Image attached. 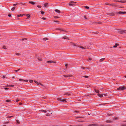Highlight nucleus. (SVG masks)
<instances>
[{"mask_svg":"<svg viewBox=\"0 0 126 126\" xmlns=\"http://www.w3.org/2000/svg\"><path fill=\"white\" fill-rule=\"evenodd\" d=\"M29 81H30V82L31 83H32L33 82V80H30Z\"/></svg>","mask_w":126,"mask_h":126,"instance_id":"obj_34","label":"nucleus"},{"mask_svg":"<svg viewBox=\"0 0 126 126\" xmlns=\"http://www.w3.org/2000/svg\"><path fill=\"white\" fill-rule=\"evenodd\" d=\"M22 103H19V104L20 105H21L22 104Z\"/></svg>","mask_w":126,"mask_h":126,"instance_id":"obj_54","label":"nucleus"},{"mask_svg":"<svg viewBox=\"0 0 126 126\" xmlns=\"http://www.w3.org/2000/svg\"><path fill=\"white\" fill-rule=\"evenodd\" d=\"M103 94H97V95L100 97H103Z\"/></svg>","mask_w":126,"mask_h":126,"instance_id":"obj_9","label":"nucleus"},{"mask_svg":"<svg viewBox=\"0 0 126 126\" xmlns=\"http://www.w3.org/2000/svg\"><path fill=\"white\" fill-rule=\"evenodd\" d=\"M105 4L106 5H109V6H111L113 5L112 4H109V3H105Z\"/></svg>","mask_w":126,"mask_h":126,"instance_id":"obj_22","label":"nucleus"},{"mask_svg":"<svg viewBox=\"0 0 126 126\" xmlns=\"http://www.w3.org/2000/svg\"><path fill=\"white\" fill-rule=\"evenodd\" d=\"M116 2H123L124 3L126 2V1L125 0L121 1H116Z\"/></svg>","mask_w":126,"mask_h":126,"instance_id":"obj_6","label":"nucleus"},{"mask_svg":"<svg viewBox=\"0 0 126 126\" xmlns=\"http://www.w3.org/2000/svg\"><path fill=\"white\" fill-rule=\"evenodd\" d=\"M76 2H74V1H71L69 3V5L70 6H72L74 5V4L73 3H76Z\"/></svg>","mask_w":126,"mask_h":126,"instance_id":"obj_3","label":"nucleus"},{"mask_svg":"<svg viewBox=\"0 0 126 126\" xmlns=\"http://www.w3.org/2000/svg\"><path fill=\"white\" fill-rule=\"evenodd\" d=\"M42 19L44 20H46V18L44 17H42Z\"/></svg>","mask_w":126,"mask_h":126,"instance_id":"obj_39","label":"nucleus"},{"mask_svg":"<svg viewBox=\"0 0 126 126\" xmlns=\"http://www.w3.org/2000/svg\"><path fill=\"white\" fill-rule=\"evenodd\" d=\"M13 116H10L9 117H9V118H10V117H13Z\"/></svg>","mask_w":126,"mask_h":126,"instance_id":"obj_57","label":"nucleus"},{"mask_svg":"<svg viewBox=\"0 0 126 126\" xmlns=\"http://www.w3.org/2000/svg\"><path fill=\"white\" fill-rule=\"evenodd\" d=\"M63 76L65 77H72V76H70V75H63Z\"/></svg>","mask_w":126,"mask_h":126,"instance_id":"obj_18","label":"nucleus"},{"mask_svg":"<svg viewBox=\"0 0 126 126\" xmlns=\"http://www.w3.org/2000/svg\"><path fill=\"white\" fill-rule=\"evenodd\" d=\"M118 13L119 14H126V12H123L120 11L118 12Z\"/></svg>","mask_w":126,"mask_h":126,"instance_id":"obj_5","label":"nucleus"},{"mask_svg":"<svg viewBox=\"0 0 126 126\" xmlns=\"http://www.w3.org/2000/svg\"><path fill=\"white\" fill-rule=\"evenodd\" d=\"M82 77H84L85 78H88V77L87 76H82Z\"/></svg>","mask_w":126,"mask_h":126,"instance_id":"obj_29","label":"nucleus"},{"mask_svg":"<svg viewBox=\"0 0 126 126\" xmlns=\"http://www.w3.org/2000/svg\"><path fill=\"white\" fill-rule=\"evenodd\" d=\"M16 122L18 124H19V121L18 120H16Z\"/></svg>","mask_w":126,"mask_h":126,"instance_id":"obj_31","label":"nucleus"},{"mask_svg":"<svg viewBox=\"0 0 126 126\" xmlns=\"http://www.w3.org/2000/svg\"><path fill=\"white\" fill-rule=\"evenodd\" d=\"M38 60L41 61L42 60L40 58H38Z\"/></svg>","mask_w":126,"mask_h":126,"instance_id":"obj_27","label":"nucleus"},{"mask_svg":"<svg viewBox=\"0 0 126 126\" xmlns=\"http://www.w3.org/2000/svg\"><path fill=\"white\" fill-rule=\"evenodd\" d=\"M67 64H65V66L66 67L67 66Z\"/></svg>","mask_w":126,"mask_h":126,"instance_id":"obj_58","label":"nucleus"},{"mask_svg":"<svg viewBox=\"0 0 126 126\" xmlns=\"http://www.w3.org/2000/svg\"><path fill=\"white\" fill-rule=\"evenodd\" d=\"M2 77L3 79H4L5 78V76H3Z\"/></svg>","mask_w":126,"mask_h":126,"instance_id":"obj_50","label":"nucleus"},{"mask_svg":"<svg viewBox=\"0 0 126 126\" xmlns=\"http://www.w3.org/2000/svg\"><path fill=\"white\" fill-rule=\"evenodd\" d=\"M125 78H126V76H125Z\"/></svg>","mask_w":126,"mask_h":126,"instance_id":"obj_64","label":"nucleus"},{"mask_svg":"<svg viewBox=\"0 0 126 126\" xmlns=\"http://www.w3.org/2000/svg\"><path fill=\"white\" fill-rule=\"evenodd\" d=\"M104 59H105L104 58H102L100 60V62H102L103 61H104Z\"/></svg>","mask_w":126,"mask_h":126,"instance_id":"obj_16","label":"nucleus"},{"mask_svg":"<svg viewBox=\"0 0 126 126\" xmlns=\"http://www.w3.org/2000/svg\"><path fill=\"white\" fill-rule=\"evenodd\" d=\"M20 69L19 68L18 70H15V71H16V72H17V71H18Z\"/></svg>","mask_w":126,"mask_h":126,"instance_id":"obj_37","label":"nucleus"},{"mask_svg":"<svg viewBox=\"0 0 126 126\" xmlns=\"http://www.w3.org/2000/svg\"><path fill=\"white\" fill-rule=\"evenodd\" d=\"M25 14H23V15H17V16L18 17H22L23 16V15H25Z\"/></svg>","mask_w":126,"mask_h":126,"instance_id":"obj_13","label":"nucleus"},{"mask_svg":"<svg viewBox=\"0 0 126 126\" xmlns=\"http://www.w3.org/2000/svg\"><path fill=\"white\" fill-rule=\"evenodd\" d=\"M125 88L124 86H121L119 87V88H117V90H123Z\"/></svg>","mask_w":126,"mask_h":126,"instance_id":"obj_2","label":"nucleus"},{"mask_svg":"<svg viewBox=\"0 0 126 126\" xmlns=\"http://www.w3.org/2000/svg\"><path fill=\"white\" fill-rule=\"evenodd\" d=\"M90 44L89 43V44L87 45L88 46H89V45Z\"/></svg>","mask_w":126,"mask_h":126,"instance_id":"obj_63","label":"nucleus"},{"mask_svg":"<svg viewBox=\"0 0 126 126\" xmlns=\"http://www.w3.org/2000/svg\"><path fill=\"white\" fill-rule=\"evenodd\" d=\"M19 80L20 81H25L26 82H28V80H23L22 79H19Z\"/></svg>","mask_w":126,"mask_h":126,"instance_id":"obj_12","label":"nucleus"},{"mask_svg":"<svg viewBox=\"0 0 126 126\" xmlns=\"http://www.w3.org/2000/svg\"><path fill=\"white\" fill-rule=\"evenodd\" d=\"M106 122H107V123H110V121L107 120L106 121Z\"/></svg>","mask_w":126,"mask_h":126,"instance_id":"obj_38","label":"nucleus"},{"mask_svg":"<svg viewBox=\"0 0 126 126\" xmlns=\"http://www.w3.org/2000/svg\"><path fill=\"white\" fill-rule=\"evenodd\" d=\"M73 45L74 46H76L75 45V44H73Z\"/></svg>","mask_w":126,"mask_h":126,"instance_id":"obj_62","label":"nucleus"},{"mask_svg":"<svg viewBox=\"0 0 126 126\" xmlns=\"http://www.w3.org/2000/svg\"><path fill=\"white\" fill-rule=\"evenodd\" d=\"M40 111L43 112L44 113H46L47 112V111L46 110H40Z\"/></svg>","mask_w":126,"mask_h":126,"instance_id":"obj_25","label":"nucleus"},{"mask_svg":"<svg viewBox=\"0 0 126 126\" xmlns=\"http://www.w3.org/2000/svg\"><path fill=\"white\" fill-rule=\"evenodd\" d=\"M4 89H5V90H6L8 89V88H4Z\"/></svg>","mask_w":126,"mask_h":126,"instance_id":"obj_49","label":"nucleus"},{"mask_svg":"<svg viewBox=\"0 0 126 126\" xmlns=\"http://www.w3.org/2000/svg\"><path fill=\"white\" fill-rule=\"evenodd\" d=\"M43 39L44 40H48V39L47 38H44Z\"/></svg>","mask_w":126,"mask_h":126,"instance_id":"obj_28","label":"nucleus"},{"mask_svg":"<svg viewBox=\"0 0 126 126\" xmlns=\"http://www.w3.org/2000/svg\"><path fill=\"white\" fill-rule=\"evenodd\" d=\"M89 59L90 60H92V59L90 58H89Z\"/></svg>","mask_w":126,"mask_h":126,"instance_id":"obj_48","label":"nucleus"},{"mask_svg":"<svg viewBox=\"0 0 126 126\" xmlns=\"http://www.w3.org/2000/svg\"><path fill=\"white\" fill-rule=\"evenodd\" d=\"M47 63H55V62H54V61H47Z\"/></svg>","mask_w":126,"mask_h":126,"instance_id":"obj_15","label":"nucleus"},{"mask_svg":"<svg viewBox=\"0 0 126 126\" xmlns=\"http://www.w3.org/2000/svg\"><path fill=\"white\" fill-rule=\"evenodd\" d=\"M95 125L94 124H92L90 125V126H94Z\"/></svg>","mask_w":126,"mask_h":126,"instance_id":"obj_41","label":"nucleus"},{"mask_svg":"<svg viewBox=\"0 0 126 126\" xmlns=\"http://www.w3.org/2000/svg\"><path fill=\"white\" fill-rule=\"evenodd\" d=\"M16 55H20V53H16Z\"/></svg>","mask_w":126,"mask_h":126,"instance_id":"obj_40","label":"nucleus"},{"mask_svg":"<svg viewBox=\"0 0 126 126\" xmlns=\"http://www.w3.org/2000/svg\"><path fill=\"white\" fill-rule=\"evenodd\" d=\"M34 81L37 84H39V83L36 81Z\"/></svg>","mask_w":126,"mask_h":126,"instance_id":"obj_30","label":"nucleus"},{"mask_svg":"<svg viewBox=\"0 0 126 126\" xmlns=\"http://www.w3.org/2000/svg\"><path fill=\"white\" fill-rule=\"evenodd\" d=\"M115 118V119H117V118Z\"/></svg>","mask_w":126,"mask_h":126,"instance_id":"obj_61","label":"nucleus"},{"mask_svg":"<svg viewBox=\"0 0 126 126\" xmlns=\"http://www.w3.org/2000/svg\"><path fill=\"white\" fill-rule=\"evenodd\" d=\"M64 95H67L69 96V95H71V94H68V93H65L64 94Z\"/></svg>","mask_w":126,"mask_h":126,"instance_id":"obj_19","label":"nucleus"},{"mask_svg":"<svg viewBox=\"0 0 126 126\" xmlns=\"http://www.w3.org/2000/svg\"><path fill=\"white\" fill-rule=\"evenodd\" d=\"M116 30L118 31V32L120 34H123L124 33H125L126 32V30H123L121 29H116Z\"/></svg>","mask_w":126,"mask_h":126,"instance_id":"obj_1","label":"nucleus"},{"mask_svg":"<svg viewBox=\"0 0 126 126\" xmlns=\"http://www.w3.org/2000/svg\"><path fill=\"white\" fill-rule=\"evenodd\" d=\"M110 16H113L114 15V13L113 12H112L110 13L109 14Z\"/></svg>","mask_w":126,"mask_h":126,"instance_id":"obj_7","label":"nucleus"},{"mask_svg":"<svg viewBox=\"0 0 126 126\" xmlns=\"http://www.w3.org/2000/svg\"><path fill=\"white\" fill-rule=\"evenodd\" d=\"M62 102H66V101L65 99H62Z\"/></svg>","mask_w":126,"mask_h":126,"instance_id":"obj_24","label":"nucleus"},{"mask_svg":"<svg viewBox=\"0 0 126 126\" xmlns=\"http://www.w3.org/2000/svg\"><path fill=\"white\" fill-rule=\"evenodd\" d=\"M75 112H79V111H75Z\"/></svg>","mask_w":126,"mask_h":126,"instance_id":"obj_52","label":"nucleus"},{"mask_svg":"<svg viewBox=\"0 0 126 126\" xmlns=\"http://www.w3.org/2000/svg\"><path fill=\"white\" fill-rule=\"evenodd\" d=\"M27 16V19H28L30 17V15L29 14H27L26 15Z\"/></svg>","mask_w":126,"mask_h":126,"instance_id":"obj_20","label":"nucleus"},{"mask_svg":"<svg viewBox=\"0 0 126 126\" xmlns=\"http://www.w3.org/2000/svg\"><path fill=\"white\" fill-rule=\"evenodd\" d=\"M8 16L9 17H11V14H9L8 15Z\"/></svg>","mask_w":126,"mask_h":126,"instance_id":"obj_46","label":"nucleus"},{"mask_svg":"<svg viewBox=\"0 0 126 126\" xmlns=\"http://www.w3.org/2000/svg\"><path fill=\"white\" fill-rule=\"evenodd\" d=\"M37 6L38 8H41V6L38 5Z\"/></svg>","mask_w":126,"mask_h":126,"instance_id":"obj_36","label":"nucleus"},{"mask_svg":"<svg viewBox=\"0 0 126 126\" xmlns=\"http://www.w3.org/2000/svg\"><path fill=\"white\" fill-rule=\"evenodd\" d=\"M121 126H126V125H122Z\"/></svg>","mask_w":126,"mask_h":126,"instance_id":"obj_47","label":"nucleus"},{"mask_svg":"<svg viewBox=\"0 0 126 126\" xmlns=\"http://www.w3.org/2000/svg\"><path fill=\"white\" fill-rule=\"evenodd\" d=\"M119 45V44H116L115 45L113 46V47H117Z\"/></svg>","mask_w":126,"mask_h":126,"instance_id":"obj_14","label":"nucleus"},{"mask_svg":"<svg viewBox=\"0 0 126 126\" xmlns=\"http://www.w3.org/2000/svg\"><path fill=\"white\" fill-rule=\"evenodd\" d=\"M55 11L57 13L60 14L61 12L60 10L58 9H56L55 10Z\"/></svg>","mask_w":126,"mask_h":126,"instance_id":"obj_8","label":"nucleus"},{"mask_svg":"<svg viewBox=\"0 0 126 126\" xmlns=\"http://www.w3.org/2000/svg\"><path fill=\"white\" fill-rule=\"evenodd\" d=\"M17 3L16 4H14L13 5V6H15L16 5H17Z\"/></svg>","mask_w":126,"mask_h":126,"instance_id":"obj_45","label":"nucleus"},{"mask_svg":"<svg viewBox=\"0 0 126 126\" xmlns=\"http://www.w3.org/2000/svg\"><path fill=\"white\" fill-rule=\"evenodd\" d=\"M11 101V100H6V101L7 102H10Z\"/></svg>","mask_w":126,"mask_h":126,"instance_id":"obj_35","label":"nucleus"},{"mask_svg":"<svg viewBox=\"0 0 126 126\" xmlns=\"http://www.w3.org/2000/svg\"><path fill=\"white\" fill-rule=\"evenodd\" d=\"M57 100L61 101H62V99L61 98H57Z\"/></svg>","mask_w":126,"mask_h":126,"instance_id":"obj_21","label":"nucleus"},{"mask_svg":"<svg viewBox=\"0 0 126 126\" xmlns=\"http://www.w3.org/2000/svg\"><path fill=\"white\" fill-rule=\"evenodd\" d=\"M84 18H85L86 19V16H84Z\"/></svg>","mask_w":126,"mask_h":126,"instance_id":"obj_56","label":"nucleus"},{"mask_svg":"<svg viewBox=\"0 0 126 126\" xmlns=\"http://www.w3.org/2000/svg\"><path fill=\"white\" fill-rule=\"evenodd\" d=\"M48 4V3H46L44 4V6L45 7H46L47 5Z\"/></svg>","mask_w":126,"mask_h":126,"instance_id":"obj_23","label":"nucleus"},{"mask_svg":"<svg viewBox=\"0 0 126 126\" xmlns=\"http://www.w3.org/2000/svg\"><path fill=\"white\" fill-rule=\"evenodd\" d=\"M46 115L47 116H48V114H46Z\"/></svg>","mask_w":126,"mask_h":126,"instance_id":"obj_55","label":"nucleus"},{"mask_svg":"<svg viewBox=\"0 0 126 126\" xmlns=\"http://www.w3.org/2000/svg\"><path fill=\"white\" fill-rule=\"evenodd\" d=\"M41 13L42 14H44V12L43 11H41Z\"/></svg>","mask_w":126,"mask_h":126,"instance_id":"obj_43","label":"nucleus"},{"mask_svg":"<svg viewBox=\"0 0 126 126\" xmlns=\"http://www.w3.org/2000/svg\"><path fill=\"white\" fill-rule=\"evenodd\" d=\"M54 17L55 18H59V17H58V16H54Z\"/></svg>","mask_w":126,"mask_h":126,"instance_id":"obj_44","label":"nucleus"},{"mask_svg":"<svg viewBox=\"0 0 126 126\" xmlns=\"http://www.w3.org/2000/svg\"><path fill=\"white\" fill-rule=\"evenodd\" d=\"M3 48L4 49H7L5 47V46H4L3 47Z\"/></svg>","mask_w":126,"mask_h":126,"instance_id":"obj_42","label":"nucleus"},{"mask_svg":"<svg viewBox=\"0 0 126 126\" xmlns=\"http://www.w3.org/2000/svg\"><path fill=\"white\" fill-rule=\"evenodd\" d=\"M15 8V7H14L12 8L11 9V10L12 11H13L14 10Z\"/></svg>","mask_w":126,"mask_h":126,"instance_id":"obj_26","label":"nucleus"},{"mask_svg":"<svg viewBox=\"0 0 126 126\" xmlns=\"http://www.w3.org/2000/svg\"><path fill=\"white\" fill-rule=\"evenodd\" d=\"M82 68L83 69H84V68H85V67H83Z\"/></svg>","mask_w":126,"mask_h":126,"instance_id":"obj_60","label":"nucleus"},{"mask_svg":"<svg viewBox=\"0 0 126 126\" xmlns=\"http://www.w3.org/2000/svg\"><path fill=\"white\" fill-rule=\"evenodd\" d=\"M29 3L32 4H35V3L34 2H33L32 1H29Z\"/></svg>","mask_w":126,"mask_h":126,"instance_id":"obj_17","label":"nucleus"},{"mask_svg":"<svg viewBox=\"0 0 126 126\" xmlns=\"http://www.w3.org/2000/svg\"><path fill=\"white\" fill-rule=\"evenodd\" d=\"M56 30H59L61 31H63L64 30L61 28H58L56 29Z\"/></svg>","mask_w":126,"mask_h":126,"instance_id":"obj_10","label":"nucleus"},{"mask_svg":"<svg viewBox=\"0 0 126 126\" xmlns=\"http://www.w3.org/2000/svg\"><path fill=\"white\" fill-rule=\"evenodd\" d=\"M53 21L54 22H56V21H55V20H54Z\"/></svg>","mask_w":126,"mask_h":126,"instance_id":"obj_59","label":"nucleus"},{"mask_svg":"<svg viewBox=\"0 0 126 126\" xmlns=\"http://www.w3.org/2000/svg\"><path fill=\"white\" fill-rule=\"evenodd\" d=\"M79 47L83 49H85L86 48L88 49V46H84V47H83L82 46H80V47Z\"/></svg>","mask_w":126,"mask_h":126,"instance_id":"obj_4","label":"nucleus"},{"mask_svg":"<svg viewBox=\"0 0 126 126\" xmlns=\"http://www.w3.org/2000/svg\"><path fill=\"white\" fill-rule=\"evenodd\" d=\"M11 86V87H13L14 86V85H12L11 86Z\"/></svg>","mask_w":126,"mask_h":126,"instance_id":"obj_53","label":"nucleus"},{"mask_svg":"<svg viewBox=\"0 0 126 126\" xmlns=\"http://www.w3.org/2000/svg\"><path fill=\"white\" fill-rule=\"evenodd\" d=\"M63 38L64 39H67V37L66 36H65L63 37Z\"/></svg>","mask_w":126,"mask_h":126,"instance_id":"obj_33","label":"nucleus"},{"mask_svg":"<svg viewBox=\"0 0 126 126\" xmlns=\"http://www.w3.org/2000/svg\"><path fill=\"white\" fill-rule=\"evenodd\" d=\"M85 7L86 9H88L89 8V7L88 6H85Z\"/></svg>","mask_w":126,"mask_h":126,"instance_id":"obj_32","label":"nucleus"},{"mask_svg":"<svg viewBox=\"0 0 126 126\" xmlns=\"http://www.w3.org/2000/svg\"><path fill=\"white\" fill-rule=\"evenodd\" d=\"M97 93H98V94H99V91L96 89H95L94 90Z\"/></svg>","mask_w":126,"mask_h":126,"instance_id":"obj_11","label":"nucleus"},{"mask_svg":"<svg viewBox=\"0 0 126 126\" xmlns=\"http://www.w3.org/2000/svg\"><path fill=\"white\" fill-rule=\"evenodd\" d=\"M19 100H18V99H17L16 100V102H18V101H19Z\"/></svg>","mask_w":126,"mask_h":126,"instance_id":"obj_51","label":"nucleus"}]
</instances>
